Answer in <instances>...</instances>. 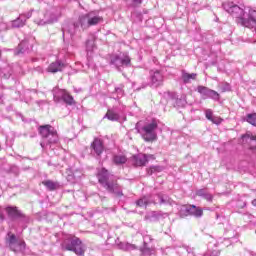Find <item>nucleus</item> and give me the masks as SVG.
<instances>
[{
	"instance_id": "nucleus-1",
	"label": "nucleus",
	"mask_w": 256,
	"mask_h": 256,
	"mask_svg": "<svg viewBox=\"0 0 256 256\" xmlns=\"http://www.w3.org/2000/svg\"><path fill=\"white\" fill-rule=\"evenodd\" d=\"M222 7L226 13L236 17V19H242V25L244 27H256V10H250L248 14V19L243 18L245 11L239 7V5L234 4L231 1H226L222 4Z\"/></svg>"
},
{
	"instance_id": "nucleus-2",
	"label": "nucleus",
	"mask_w": 256,
	"mask_h": 256,
	"mask_svg": "<svg viewBox=\"0 0 256 256\" xmlns=\"http://www.w3.org/2000/svg\"><path fill=\"white\" fill-rule=\"evenodd\" d=\"M100 23H103V17L99 15V11H90L86 14L80 15L78 21L71 26L68 33L73 37V35L77 33L78 27H80L82 31H85V29L95 27V25H99Z\"/></svg>"
},
{
	"instance_id": "nucleus-3",
	"label": "nucleus",
	"mask_w": 256,
	"mask_h": 256,
	"mask_svg": "<svg viewBox=\"0 0 256 256\" xmlns=\"http://www.w3.org/2000/svg\"><path fill=\"white\" fill-rule=\"evenodd\" d=\"M98 181L108 193H113L116 197H123V189L117 183V180H112L107 169L102 168L98 174Z\"/></svg>"
},
{
	"instance_id": "nucleus-4",
	"label": "nucleus",
	"mask_w": 256,
	"mask_h": 256,
	"mask_svg": "<svg viewBox=\"0 0 256 256\" xmlns=\"http://www.w3.org/2000/svg\"><path fill=\"white\" fill-rule=\"evenodd\" d=\"M38 131L43 139L40 143L42 149H45V147L49 145H56V143H59V134L53 126L43 125L39 127Z\"/></svg>"
},
{
	"instance_id": "nucleus-5",
	"label": "nucleus",
	"mask_w": 256,
	"mask_h": 256,
	"mask_svg": "<svg viewBox=\"0 0 256 256\" xmlns=\"http://www.w3.org/2000/svg\"><path fill=\"white\" fill-rule=\"evenodd\" d=\"M157 121L153 120L151 123L144 125L143 127L139 126V123L136 124L135 129L137 133L141 135L144 141H157Z\"/></svg>"
},
{
	"instance_id": "nucleus-6",
	"label": "nucleus",
	"mask_w": 256,
	"mask_h": 256,
	"mask_svg": "<svg viewBox=\"0 0 256 256\" xmlns=\"http://www.w3.org/2000/svg\"><path fill=\"white\" fill-rule=\"evenodd\" d=\"M5 244L13 253H25L27 244L23 240H18L17 236L11 232L7 233Z\"/></svg>"
},
{
	"instance_id": "nucleus-7",
	"label": "nucleus",
	"mask_w": 256,
	"mask_h": 256,
	"mask_svg": "<svg viewBox=\"0 0 256 256\" xmlns=\"http://www.w3.org/2000/svg\"><path fill=\"white\" fill-rule=\"evenodd\" d=\"M63 248L65 251H73L76 255H85V249H83V242L77 236H70L64 241Z\"/></svg>"
},
{
	"instance_id": "nucleus-8",
	"label": "nucleus",
	"mask_w": 256,
	"mask_h": 256,
	"mask_svg": "<svg viewBox=\"0 0 256 256\" xmlns=\"http://www.w3.org/2000/svg\"><path fill=\"white\" fill-rule=\"evenodd\" d=\"M52 93H53L55 103H61V101H63L64 103H66V105L75 104V100L73 99V96L67 93V90L65 89L54 87L52 90Z\"/></svg>"
},
{
	"instance_id": "nucleus-9",
	"label": "nucleus",
	"mask_w": 256,
	"mask_h": 256,
	"mask_svg": "<svg viewBox=\"0 0 256 256\" xmlns=\"http://www.w3.org/2000/svg\"><path fill=\"white\" fill-rule=\"evenodd\" d=\"M189 215L199 219V218L203 217V209H201L200 207H197L195 205L183 206L180 209V217H189Z\"/></svg>"
},
{
	"instance_id": "nucleus-10",
	"label": "nucleus",
	"mask_w": 256,
	"mask_h": 256,
	"mask_svg": "<svg viewBox=\"0 0 256 256\" xmlns=\"http://www.w3.org/2000/svg\"><path fill=\"white\" fill-rule=\"evenodd\" d=\"M110 63L111 65H115L117 69H119V67H129V65H131V57H129V54L123 53L119 56L116 55L112 57Z\"/></svg>"
},
{
	"instance_id": "nucleus-11",
	"label": "nucleus",
	"mask_w": 256,
	"mask_h": 256,
	"mask_svg": "<svg viewBox=\"0 0 256 256\" xmlns=\"http://www.w3.org/2000/svg\"><path fill=\"white\" fill-rule=\"evenodd\" d=\"M34 11H35V9H31L30 11H28L26 13L20 14L18 18L13 20L11 22L13 29H19L20 27H25V23H27V19H31V17H33Z\"/></svg>"
},
{
	"instance_id": "nucleus-12",
	"label": "nucleus",
	"mask_w": 256,
	"mask_h": 256,
	"mask_svg": "<svg viewBox=\"0 0 256 256\" xmlns=\"http://www.w3.org/2000/svg\"><path fill=\"white\" fill-rule=\"evenodd\" d=\"M163 81H165V76L163 75V72L159 70L150 71L151 87H161V85H163Z\"/></svg>"
},
{
	"instance_id": "nucleus-13",
	"label": "nucleus",
	"mask_w": 256,
	"mask_h": 256,
	"mask_svg": "<svg viewBox=\"0 0 256 256\" xmlns=\"http://www.w3.org/2000/svg\"><path fill=\"white\" fill-rule=\"evenodd\" d=\"M198 93L204 97V99H213V101H219L220 95L215 90H211L205 86L197 87Z\"/></svg>"
},
{
	"instance_id": "nucleus-14",
	"label": "nucleus",
	"mask_w": 256,
	"mask_h": 256,
	"mask_svg": "<svg viewBox=\"0 0 256 256\" xmlns=\"http://www.w3.org/2000/svg\"><path fill=\"white\" fill-rule=\"evenodd\" d=\"M5 211L8 218L12 221H15V219H24L25 217V214H23V212H21L17 206H7Z\"/></svg>"
},
{
	"instance_id": "nucleus-15",
	"label": "nucleus",
	"mask_w": 256,
	"mask_h": 256,
	"mask_svg": "<svg viewBox=\"0 0 256 256\" xmlns=\"http://www.w3.org/2000/svg\"><path fill=\"white\" fill-rule=\"evenodd\" d=\"M104 118L108 119L109 121H119L121 119V108L118 106L109 108Z\"/></svg>"
},
{
	"instance_id": "nucleus-16",
	"label": "nucleus",
	"mask_w": 256,
	"mask_h": 256,
	"mask_svg": "<svg viewBox=\"0 0 256 256\" xmlns=\"http://www.w3.org/2000/svg\"><path fill=\"white\" fill-rule=\"evenodd\" d=\"M65 69V64L61 60H56L55 62H52L48 68V73H59Z\"/></svg>"
},
{
	"instance_id": "nucleus-17",
	"label": "nucleus",
	"mask_w": 256,
	"mask_h": 256,
	"mask_svg": "<svg viewBox=\"0 0 256 256\" xmlns=\"http://www.w3.org/2000/svg\"><path fill=\"white\" fill-rule=\"evenodd\" d=\"M91 148L93 149L94 153L99 157L105 151V147L103 146V141L99 138H95L94 141L91 143Z\"/></svg>"
},
{
	"instance_id": "nucleus-18",
	"label": "nucleus",
	"mask_w": 256,
	"mask_h": 256,
	"mask_svg": "<svg viewBox=\"0 0 256 256\" xmlns=\"http://www.w3.org/2000/svg\"><path fill=\"white\" fill-rule=\"evenodd\" d=\"M147 157H148L147 154L134 155L132 157L134 165L136 167H143V166L147 165V161H149V159Z\"/></svg>"
},
{
	"instance_id": "nucleus-19",
	"label": "nucleus",
	"mask_w": 256,
	"mask_h": 256,
	"mask_svg": "<svg viewBox=\"0 0 256 256\" xmlns=\"http://www.w3.org/2000/svg\"><path fill=\"white\" fill-rule=\"evenodd\" d=\"M151 241V236H144V244L140 247L141 256H151L153 255V249L147 246V240Z\"/></svg>"
},
{
	"instance_id": "nucleus-20",
	"label": "nucleus",
	"mask_w": 256,
	"mask_h": 256,
	"mask_svg": "<svg viewBox=\"0 0 256 256\" xmlns=\"http://www.w3.org/2000/svg\"><path fill=\"white\" fill-rule=\"evenodd\" d=\"M31 49L32 46L29 44V41L24 40L18 45L16 55H21V53H29Z\"/></svg>"
},
{
	"instance_id": "nucleus-21",
	"label": "nucleus",
	"mask_w": 256,
	"mask_h": 256,
	"mask_svg": "<svg viewBox=\"0 0 256 256\" xmlns=\"http://www.w3.org/2000/svg\"><path fill=\"white\" fill-rule=\"evenodd\" d=\"M197 79V73L189 74L187 71L182 70L181 80L183 81L184 85L191 83V81H195Z\"/></svg>"
},
{
	"instance_id": "nucleus-22",
	"label": "nucleus",
	"mask_w": 256,
	"mask_h": 256,
	"mask_svg": "<svg viewBox=\"0 0 256 256\" xmlns=\"http://www.w3.org/2000/svg\"><path fill=\"white\" fill-rule=\"evenodd\" d=\"M157 197L160 201V205H175V201H173V199H171V197L168 195L158 194Z\"/></svg>"
},
{
	"instance_id": "nucleus-23",
	"label": "nucleus",
	"mask_w": 256,
	"mask_h": 256,
	"mask_svg": "<svg viewBox=\"0 0 256 256\" xmlns=\"http://www.w3.org/2000/svg\"><path fill=\"white\" fill-rule=\"evenodd\" d=\"M42 185H44L48 191H56V189H59V184L53 180L42 181Z\"/></svg>"
},
{
	"instance_id": "nucleus-24",
	"label": "nucleus",
	"mask_w": 256,
	"mask_h": 256,
	"mask_svg": "<svg viewBox=\"0 0 256 256\" xmlns=\"http://www.w3.org/2000/svg\"><path fill=\"white\" fill-rule=\"evenodd\" d=\"M196 195L198 197H202L203 199H205L206 201H213V196L211 195V193L207 192V190L205 189H200L196 192Z\"/></svg>"
},
{
	"instance_id": "nucleus-25",
	"label": "nucleus",
	"mask_w": 256,
	"mask_h": 256,
	"mask_svg": "<svg viewBox=\"0 0 256 256\" xmlns=\"http://www.w3.org/2000/svg\"><path fill=\"white\" fill-rule=\"evenodd\" d=\"M113 162L115 165H125L127 163V157L125 155H114Z\"/></svg>"
},
{
	"instance_id": "nucleus-26",
	"label": "nucleus",
	"mask_w": 256,
	"mask_h": 256,
	"mask_svg": "<svg viewBox=\"0 0 256 256\" xmlns=\"http://www.w3.org/2000/svg\"><path fill=\"white\" fill-rule=\"evenodd\" d=\"M174 107H185L187 105V101L185 98H175L172 99Z\"/></svg>"
},
{
	"instance_id": "nucleus-27",
	"label": "nucleus",
	"mask_w": 256,
	"mask_h": 256,
	"mask_svg": "<svg viewBox=\"0 0 256 256\" xmlns=\"http://www.w3.org/2000/svg\"><path fill=\"white\" fill-rule=\"evenodd\" d=\"M116 94V99H121L123 95H125V91L123 90V85H120L115 88L114 92H112V95L115 96Z\"/></svg>"
},
{
	"instance_id": "nucleus-28",
	"label": "nucleus",
	"mask_w": 256,
	"mask_h": 256,
	"mask_svg": "<svg viewBox=\"0 0 256 256\" xmlns=\"http://www.w3.org/2000/svg\"><path fill=\"white\" fill-rule=\"evenodd\" d=\"M11 73H12L11 67L3 68L0 71V77H3L4 79H9V77H11Z\"/></svg>"
},
{
	"instance_id": "nucleus-29",
	"label": "nucleus",
	"mask_w": 256,
	"mask_h": 256,
	"mask_svg": "<svg viewBox=\"0 0 256 256\" xmlns=\"http://www.w3.org/2000/svg\"><path fill=\"white\" fill-rule=\"evenodd\" d=\"M94 50H95V40H88L86 42L87 53H93Z\"/></svg>"
},
{
	"instance_id": "nucleus-30",
	"label": "nucleus",
	"mask_w": 256,
	"mask_h": 256,
	"mask_svg": "<svg viewBox=\"0 0 256 256\" xmlns=\"http://www.w3.org/2000/svg\"><path fill=\"white\" fill-rule=\"evenodd\" d=\"M161 171H163V167H161V166H151L147 170V174L148 175H153V173H161Z\"/></svg>"
},
{
	"instance_id": "nucleus-31",
	"label": "nucleus",
	"mask_w": 256,
	"mask_h": 256,
	"mask_svg": "<svg viewBox=\"0 0 256 256\" xmlns=\"http://www.w3.org/2000/svg\"><path fill=\"white\" fill-rule=\"evenodd\" d=\"M149 203H151V201H149V198L143 197L136 202V205H138V207H147Z\"/></svg>"
},
{
	"instance_id": "nucleus-32",
	"label": "nucleus",
	"mask_w": 256,
	"mask_h": 256,
	"mask_svg": "<svg viewBox=\"0 0 256 256\" xmlns=\"http://www.w3.org/2000/svg\"><path fill=\"white\" fill-rule=\"evenodd\" d=\"M53 18H50V19H42V20H40V21H38L37 23H38V25H47V24H49V23H53Z\"/></svg>"
},
{
	"instance_id": "nucleus-33",
	"label": "nucleus",
	"mask_w": 256,
	"mask_h": 256,
	"mask_svg": "<svg viewBox=\"0 0 256 256\" xmlns=\"http://www.w3.org/2000/svg\"><path fill=\"white\" fill-rule=\"evenodd\" d=\"M242 139H249L250 141H256V136L251 133H247L246 135L242 136Z\"/></svg>"
},
{
	"instance_id": "nucleus-34",
	"label": "nucleus",
	"mask_w": 256,
	"mask_h": 256,
	"mask_svg": "<svg viewBox=\"0 0 256 256\" xmlns=\"http://www.w3.org/2000/svg\"><path fill=\"white\" fill-rule=\"evenodd\" d=\"M205 115H206V119H208V121H211V119H213V111L211 109H207L205 111Z\"/></svg>"
},
{
	"instance_id": "nucleus-35",
	"label": "nucleus",
	"mask_w": 256,
	"mask_h": 256,
	"mask_svg": "<svg viewBox=\"0 0 256 256\" xmlns=\"http://www.w3.org/2000/svg\"><path fill=\"white\" fill-rule=\"evenodd\" d=\"M215 125H221V118L213 116V118L210 120Z\"/></svg>"
},
{
	"instance_id": "nucleus-36",
	"label": "nucleus",
	"mask_w": 256,
	"mask_h": 256,
	"mask_svg": "<svg viewBox=\"0 0 256 256\" xmlns=\"http://www.w3.org/2000/svg\"><path fill=\"white\" fill-rule=\"evenodd\" d=\"M5 221V214H3V210L0 207V223H3Z\"/></svg>"
},
{
	"instance_id": "nucleus-37",
	"label": "nucleus",
	"mask_w": 256,
	"mask_h": 256,
	"mask_svg": "<svg viewBox=\"0 0 256 256\" xmlns=\"http://www.w3.org/2000/svg\"><path fill=\"white\" fill-rule=\"evenodd\" d=\"M184 249L187 251L189 255L193 254V249L190 248L189 246H185Z\"/></svg>"
},
{
	"instance_id": "nucleus-38",
	"label": "nucleus",
	"mask_w": 256,
	"mask_h": 256,
	"mask_svg": "<svg viewBox=\"0 0 256 256\" xmlns=\"http://www.w3.org/2000/svg\"><path fill=\"white\" fill-rule=\"evenodd\" d=\"M223 91H231V86H229V84H226L225 88H223Z\"/></svg>"
},
{
	"instance_id": "nucleus-39",
	"label": "nucleus",
	"mask_w": 256,
	"mask_h": 256,
	"mask_svg": "<svg viewBox=\"0 0 256 256\" xmlns=\"http://www.w3.org/2000/svg\"><path fill=\"white\" fill-rule=\"evenodd\" d=\"M128 249H132L133 250V249H136V247H135V245H129Z\"/></svg>"
},
{
	"instance_id": "nucleus-40",
	"label": "nucleus",
	"mask_w": 256,
	"mask_h": 256,
	"mask_svg": "<svg viewBox=\"0 0 256 256\" xmlns=\"http://www.w3.org/2000/svg\"><path fill=\"white\" fill-rule=\"evenodd\" d=\"M253 207H256V199L252 200Z\"/></svg>"
},
{
	"instance_id": "nucleus-41",
	"label": "nucleus",
	"mask_w": 256,
	"mask_h": 256,
	"mask_svg": "<svg viewBox=\"0 0 256 256\" xmlns=\"http://www.w3.org/2000/svg\"><path fill=\"white\" fill-rule=\"evenodd\" d=\"M134 3H139V4H141V0H134Z\"/></svg>"
},
{
	"instance_id": "nucleus-42",
	"label": "nucleus",
	"mask_w": 256,
	"mask_h": 256,
	"mask_svg": "<svg viewBox=\"0 0 256 256\" xmlns=\"http://www.w3.org/2000/svg\"><path fill=\"white\" fill-rule=\"evenodd\" d=\"M3 99V94H0V100ZM0 103H2V101H0Z\"/></svg>"
},
{
	"instance_id": "nucleus-43",
	"label": "nucleus",
	"mask_w": 256,
	"mask_h": 256,
	"mask_svg": "<svg viewBox=\"0 0 256 256\" xmlns=\"http://www.w3.org/2000/svg\"><path fill=\"white\" fill-rule=\"evenodd\" d=\"M79 177H81V176H75V175H74V181H76L77 178H79Z\"/></svg>"
},
{
	"instance_id": "nucleus-44",
	"label": "nucleus",
	"mask_w": 256,
	"mask_h": 256,
	"mask_svg": "<svg viewBox=\"0 0 256 256\" xmlns=\"http://www.w3.org/2000/svg\"><path fill=\"white\" fill-rule=\"evenodd\" d=\"M250 255H256L254 252H250Z\"/></svg>"
},
{
	"instance_id": "nucleus-45",
	"label": "nucleus",
	"mask_w": 256,
	"mask_h": 256,
	"mask_svg": "<svg viewBox=\"0 0 256 256\" xmlns=\"http://www.w3.org/2000/svg\"><path fill=\"white\" fill-rule=\"evenodd\" d=\"M0 58H1V50H0Z\"/></svg>"
},
{
	"instance_id": "nucleus-46",
	"label": "nucleus",
	"mask_w": 256,
	"mask_h": 256,
	"mask_svg": "<svg viewBox=\"0 0 256 256\" xmlns=\"http://www.w3.org/2000/svg\"><path fill=\"white\" fill-rule=\"evenodd\" d=\"M63 33L65 34V30H63Z\"/></svg>"
},
{
	"instance_id": "nucleus-47",
	"label": "nucleus",
	"mask_w": 256,
	"mask_h": 256,
	"mask_svg": "<svg viewBox=\"0 0 256 256\" xmlns=\"http://www.w3.org/2000/svg\"><path fill=\"white\" fill-rule=\"evenodd\" d=\"M0 151H1V145H0Z\"/></svg>"
}]
</instances>
